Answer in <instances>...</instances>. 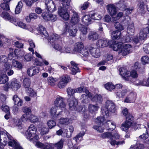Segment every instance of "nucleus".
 <instances>
[{
    "mask_svg": "<svg viewBox=\"0 0 149 149\" xmlns=\"http://www.w3.org/2000/svg\"><path fill=\"white\" fill-rule=\"evenodd\" d=\"M0 15L6 20H8L12 23L15 24L17 20L15 17L10 16L7 12L0 9Z\"/></svg>",
    "mask_w": 149,
    "mask_h": 149,
    "instance_id": "nucleus-10",
    "label": "nucleus"
},
{
    "mask_svg": "<svg viewBox=\"0 0 149 149\" xmlns=\"http://www.w3.org/2000/svg\"><path fill=\"white\" fill-rule=\"evenodd\" d=\"M67 102L70 110L76 111L77 110V100L73 97L68 99Z\"/></svg>",
    "mask_w": 149,
    "mask_h": 149,
    "instance_id": "nucleus-12",
    "label": "nucleus"
},
{
    "mask_svg": "<svg viewBox=\"0 0 149 149\" xmlns=\"http://www.w3.org/2000/svg\"><path fill=\"white\" fill-rule=\"evenodd\" d=\"M50 13H43L42 15V16L46 21L51 20L54 22L57 19L56 16L55 15L50 14Z\"/></svg>",
    "mask_w": 149,
    "mask_h": 149,
    "instance_id": "nucleus-16",
    "label": "nucleus"
},
{
    "mask_svg": "<svg viewBox=\"0 0 149 149\" xmlns=\"http://www.w3.org/2000/svg\"><path fill=\"white\" fill-rule=\"evenodd\" d=\"M29 45L31 47H29V50L32 52V54H35L36 56L39 58H42V57L36 51L34 52V50L33 49V48L35 47V43L33 42V40H28Z\"/></svg>",
    "mask_w": 149,
    "mask_h": 149,
    "instance_id": "nucleus-24",
    "label": "nucleus"
},
{
    "mask_svg": "<svg viewBox=\"0 0 149 149\" xmlns=\"http://www.w3.org/2000/svg\"><path fill=\"white\" fill-rule=\"evenodd\" d=\"M115 105L112 101L108 100L105 104V107H102L101 111L103 116H108L109 112L114 113L116 111Z\"/></svg>",
    "mask_w": 149,
    "mask_h": 149,
    "instance_id": "nucleus-3",
    "label": "nucleus"
},
{
    "mask_svg": "<svg viewBox=\"0 0 149 149\" xmlns=\"http://www.w3.org/2000/svg\"><path fill=\"white\" fill-rule=\"evenodd\" d=\"M31 81L30 79L28 78H26L24 79L23 84L24 87L27 88H29L30 86Z\"/></svg>",
    "mask_w": 149,
    "mask_h": 149,
    "instance_id": "nucleus-46",
    "label": "nucleus"
},
{
    "mask_svg": "<svg viewBox=\"0 0 149 149\" xmlns=\"http://www.w3.org/2000/svg\"><path fill=\"white\" fill-rule=\"evenodd\" d=\"M12 64L13 66L19 69H21L22 67V63L15 59H13L12 62Z\"/></svg>",
    "mask_w": 149,
    "mask_h": 149,
    "instance_id": "nucleus-48",
    "label": "nucleus"
},
{
    "mask_svg": "<svg viewBox=\"0 0 149 149\" xmlns=\"http://www.w3.org/2000/svg\"><path fill=\"white\" fill-rule=\"evenodd\" d=\"M45 4L46 5V12L51 13L56 10V4L52 0H46Z\"/></svg>",
    "mask_w": 149,
    "mask_h": 149,
    "instance_id": "nucleus-9",
    "label": "nucleus"
},
{
    "mask_svg": "<svg viewBox=\"0 0 149 149\" xmlns=\"http://www.w3.org/2000/svg\"><path fill=\"white\" fill-rule=\"evenodd\" d=\"M149 33V19L148 20V24L146 26L142 29L140 33L139 38L141 40H145Z\"/></svg>",
    "mask_w": 149,
    "mask_h": 149,
    "instance_id": "nucleus-14",
    "label": "nucleus"
},
{
    "mask_svg": "<svg viewBox=\"0 0 149 149\" xmlns=\"http://www.w3.org/2000/svg\"><path fill=\"white\" fill-rule=\"evenodd\" d=\"M91 98L93 102L99 103H101L103 100L102 97L100 94H96Z\"/></svg>",
    "mask_w": 149,
    "mask_h": 149,
    "instance_id": "nucleus-36",
    "label": "nucleus"
},
{
    "mask_svg": "<svg viewBox=\"0 0 149 149\" xmlns=\"http://www.w3.org/2000/svg\"><path fill=\"white\" fill-rule=\"evenodd\" d=\"M110 40L106 38H104L103 39H100L97 41L96 45L97 46L100 47H104L108 46L109 44Z\"/></svg>",
    "mask_w": 149,
    "mask_h": 149,
    "instance_id": "nucleus-23",
    "label": "nucleus"
},
{
    "mask_svg": "<svg viewBox=\"0 0 149 149\" xmlns=\"http://www.w3.org/2000/svg\"><path fill=\"white\" fill-rule=\"evenodd\" d=\"M85 93L86 94H82L81 96V99L82 100V102L86 103L87 101L88 97L90 98H92V94L89 92L88 90H86L85 91Z\"/></svg>",
    "mask_w": 149,
    "mask_h": 149,
    "instance_id": "nucleus-30",
    "label": "nucleus"
},
{
    "mask_svg": "<svg viewBox=\"0 0 149 149\" xmlns=\"http://www.w3.org/2000/svg\"><path fill=\"white\" fill-rule=\"evenodd\" d=\"M60 6L58 9V13L60 16L65 20L69 19L70 16L68 13L67 8L64 6Z\"/></svg>",
    "mask_w": 149,
    "mask_h": 149,
    "instance_id": "nucleus-7",
    "label": "nucleus"
},
{
    "mask_svg": "<svg viewBox=\"0 0 149 149\" xmlns=\"http://www.w3.org/2000/svg\"><path fill=\"white\" fill-rule=\"evenodd\" d=\"M138 11L139 13H143L144 12L145 8L144 7L145 5L144 2L142 1H141L139 3L138 5Z\"/></svg>",
    "mask_w": 149,
    "mask_h": 149,
    "instance_id": "nucleus-44",
    "label": "nucleus"
},
{
    "mask_svg": "<svg viewBox=\"0 0 149 149\" xmlns=\"http://www.w3.org/2000/svg\"><path fill=\"white\" fill-rule=\"evenodd\" d=\"M79 30L81 32V38L82 36H83L82 37V39H83L85 38V35H86L87 33V28L86 27H85L84 25L81 24H79Z\"/></svg>",
    "mask_w": 149,
    "mask_h": 149,
    "instance_id": "nucleus-34",
    "label": "nucleus"
},
{
    "mask_svg": "<svg viewBox=\"0 0 149 149\" xmlns=\"http://www.w3.org/2000/svg\"><path fill=\"white\" fill-rule=\"evenodd\" d=\"M47 81L49 84L52 86H54L57 81V79L52 77H49L47 78Z\"/></svg>",
    "mask_w": 149,
    "mask_h": 149,
    "instance_id": "nucleus-45",
    "label": "nucleus"
},
{
    "mask_svg": "<svg viewBox=\"0 0 149 149\" xmlns=\"http://www.w3.org/2000/svg\"><path fill=\"white\" fill-rule=\"evenodd\" d=\"M53 47L56 50L60 52L61 53L63 52L62 51V46L61 45L56 43V42L54 43L52 45Z\"/></svg>",
    "mask_w": 149,
    "mask_h": 149,
    "instance_id": "nucleus-50",
    "label": "nucleus"
},
{
    "mask_svg": "<svg viewBox=\"0 0 149 149\" xmlns=\"http://www.w3.org/2000/svg\"><path fill=\"white\" fill-rule=\"evenodd\" d=\"M49 130L48 128L43 127L41 130L40 134L42 135H43L49 132Z\"/></svg>",
    "mask_w": 149,
    "mask_h": 149,
    "instance_id": "nucleus-63",
    "label": "nucleus"
},
{
    "mask_svg": "<svg viewBox=\"0 0 149 149\" xmlns=\"http://www.w3.org/2000/svg\"><path fill=\"white\" fill-rule=\"evenodd\" d=\"M105 88L107 90L111 91L115 88V86L111 82H108L104 85Z\"/></svg>",
    "mask_w": 149,
    "mask_h": 149,
    "instance_id": "nucleus-52",
    "label": "nucleus"
},
{
    "mask_svg": "<svg viewBox=\"0 0 149 149\" xmlns=\"http://www.w3.org/2000/svg\"><path fill=\"white\" fill-rule=\"evenodd\" d=\"M137 97L136 94L134 92L131 93L126 97L125 102L127 103H133L135 102Z\"/></svg>",
    "mask_w": 149,
    "mask_h": 149,
    "instance_id": "nucleus-19",
    "label": "nucleus"
},
{
    "mask_svg": "<svg viewBox=\"0 0 149 149\" xmlns=\"http://www.w3.org/2000/svg\"><path fill=\"white\" fill-rule=\"evenodd\" d=\"M9 79V78L6 74L1 72L0 70V84H3L7 82Z\"/></svg>",
    "mask_w": 149,
    "mask_h": 149,
    "instance_id": "nucleus-31",
    "label": "nucleus"
},
{
    "mask_svg": "<svg viewBox=\"0 0 149 149\" xmlns=\"http://www.w3.org/2000/svg\"><path fill=\"white\" fill-rule=\"evenodd\" d=\"M22 52L18 49H15L14 51V54L16 56L15 59L17 58L18 57H20L23 55L22 54Z\"/></svg>",
    "mask_w": 149,
    "mask_h": 149,
    "instance_id": "nucleus-62",
    "label": "nucleus"
},
{
    "mask_svg": "<svg viewBox=\"0 0 149 149\" xmlns=\"http://www.w3.org/2000/svg\"><path fill=\"white\" fill-rule=\"evenodd\" d=\"M27 91L28 95L31 97H32L36 96V92L31 88H28Z\"/></svg>",
    "mask_w": 149,
    "mask_h": 149,
    "instance_id": "nucleus-59",
    "label": "nucleus"
},
{
    "mask_svg": "<svg viewBox=\"0 0 149 149\" xmlns=\"http://www.w3.org/2000/svg\"><path fill=\"white\" fill-rule=\"evenodd\" d=\"M108 13L111 16H113L117 13V10L116 7L113 4H109L107 6Z\"/></svg>",
    "mask_w": 149,
    "mask_h": 149,
    "instance_id": "nucleus-26",
    "label": "nucleus"
},
{
    "mask_svg": "<svg viewBox=\"0 0 149 149\" xmlns=\"http://www.w3.org/2000/svg\"><path fill=\"white\" fill-rule=\"evenodd\" d=\"M90 15L91 19L94 20H100L102 18L101 15L97 13H93Z\"/></svg>",
    "mask_w": 149,
    "mask_h": 149,
    "instance_id": "nucleus-41",
    "label": "nucleus"
},
{
    "mask_svg": "<svg viewBox=\"0 0 149 149\" xmlns=\"http://www.w3.org/2000/svg\"><path fill=\"white\" fill-rule=\"evenodd\" d=\"M119 71L122 77L125 80H129L130 78V72L124 68H121L120 69Z\"/></svg>",
    "mask_w": 149,
    "mask_h": 149,
    "instance_id": "nucleus-20",
    "label": "nucleus"
},
{
    "mask_svg": "<svg viewBox=\"0 0 149 149\" xmlns=\"http://www.w3.org/2000/svg\"><path fill=\"white\" fill-rule=\"evenodd\" d=\"M11 65L9 63H5L0 68L1 71L3 73H7L9 76L12 75L14 73L13 71L10 69Z\"/></svg>",
    "mask_w": 149,
    "mask_h": 149,
    "instance_id": "nucleus-11",
    "label": "nucleus"
},
{
    "mask_svg": "<svg viewBox=\"0 0 149 149\" xmlns=\"http://www.w3.org/2000/svg\"><path fill=\"white\" fill-rule=\"evenodd\" d=\"M73 13L70 22L72 24L75 25L79 22L80 20L79 17L77 12L75 11H73Z\"/></svg>",
    "mask_w": 149,
    "mask_h": 149,
    "instance_id": "nucleus-25",
    "label": "nucleus"
},
{
    "mask_svg": "<svg viewBox=\"0 0 149 149\" xmlns=\"http://www.w3.org/2000/svg\"><path fill=\"white\" fill-rule=\"evenodd\" d=\"M71 66L70 68L71 74H75L77 73L80 72L79 68L77 66V65L74 62L72 61L70 62Z\"/></svg>",
    "mask_w": 149,
    "mask_h": 149,
    "instance_id": "nucleus-28",
    "label": "nucleus"
},
{
    "mask_svg": "<svg viewBox=\"0 0 149 149\" xmlns=\"http://www.w3.org/2000/svg\"><path fill=\"white\" fill-rule=\"evenodd\" d=\"M136 85H142L146 86H149V77L147 81H143V82H139V80H137L136 82L135 83Z\"/></svg>",
    "mask_w": 149,
    "mask_h": 149,
    "instance_id": "nucleus-51",
    "label": "nucleus"
},
{
    "mask_svg": "<svg viewBox=\"0 0 149 149\" xmlns=\"http://www.w3.org/2000/svg\"><path fill=\"white\" fill-rule=\"evenodd\" d=\"M36 145L41 149H53L54 146L53 144L47 143H43L40 141L37 142Z\"/></svg>",
    "mask_w": 149,
    "mask_h": 149,
    "instance_id": "nucleus-17",
    "label": "nucleus"
},
{
    "mask_svg": "<svg viewBox=\"0 0 149 149\" xmlns=\"http://www.w3.org/2000/svg\"><path fill=\"white\" fill-rule=\"evenodd\" d=\"M90 15H85L82 18V23L86 25H88L92 22Z\"/></svg>",
    "mask_w": 149,
    "mask_h": 149,
    "instance_id": "nucleus-29",
    "label": "nucleus"
},
{
    "mask_svg": "<svg viewBox=\"0 0 149 149\" xmlns=\"http://www.w3.org/2000/svg\"><path fill=\"white\" fill-rule=\"evenodd\" d=\"M9 3L5 2L2 3L1 5V7L3 9V11L9 10H10Z\"/></svg>",
    "mask_w": 149,
    "mask_h": 149,
    "instance_id": "nucleus-56",
    "label": "nucleus"
},
{
    "mask_svg": "<svg viewBox=\"0 0 149 149\" xmlns=\"http://www.w3.org/2000/svg\"><path fill=\"white\" fill-rule=\"evenodd\" d=\"M39 70V68L37 67H31L27 70V74L29 76L32 77L38 73Z\"/></svg>",
    "mask_w": 149,
    "mask_h": 149,
    "instance_id": "nucleus-22",
    "label": "nucleus"
},
{
    "mask_svg": "<svg viewBox=\"0 0 149 149\" xmlns=\"http://www.w3.org/2000/svg\"><path fill=\"white\" fill-rule=\"evenodd\" d=\"M73 51L81 53L84 56H87L89 55L88 49L84 47V45L81 42L76 43L74 46Z\"/></svg>",
    "mask_w": 149,
    "mask_h": 149,
    "instance_id": "nucleus-4",
    "label": "nucleus"
},
{
    "mask_svg": "<svg viewBox=\"0 0 149 149\" xmlns=\"http://www.w3.org/2000/svg\"><path fill=\"white\" fill-rule=\"evenodd\" d=\"M57 109H58L57 107L54 106V107L52 108L51 109V115L54 118H57L59 116L61 115L62 114V111H61L59 113H56Z\"/></svg>",
    "mask_w": 149,
    "mask_h": 149,
    "instance_id": "nucleus-32",
    "label": "nucleus"
},
{
    "mask_svg": "<svg viewBox=\"0 0 149 149\" xmlns=\"http://www.w3.org/2000/svg\"><path fill=\"white\" fill-rule=\"evenodd\" d=\"M101 137L103 139L107 138L111 140L110 143L112 146H114L115 144L117 145H121L124 144L125 141H124L117 142L115 139H118L120 137L119 135L118 132L115 131L113 134L110 132H106L102 134Z\"/></svg>",
    "mask_w": 149,
    "mask_h": 149,
    "instance_id": "nucleus-1",
    "label": "nucleus"
},
{
    "mask_svg": "<svg viewBox=\"0 0 149 149\" xmlns=\"http://www.w3.org/2000/svg\"><path fill=\"white\" fill-rule=\"evenodd\" d=\"M98 37V35L96 32L91 31L89 33L88 38L89 40H94L97 39Z\"/></svg>",
    "mask_w": 149,
    "mask_h": 149,
    "instance_id": "nucleus-40",
    "label": "nucleus"
},
{
    "mask_svg": "<svg viewBox=\"0 0 149 149\" xmlns=\"http://www.w3.org/2000/svg\"><path fill=\"white\" fill-rule=\"evenodd\" d=\"M115 28L120 31H122L124 29V26L119 22H116L115 24Z\"/></svg>",
    "mask_w": 149,
    "mask_h": 149,
    "instance_id": "nucleus-60",
    "label": "nucleus"
},
{
    "mask_svg": "<svg viewBox=\"0 0 149 149\" xmlns=\"http://www.w3.org/2000/svg\"><path fill=\"white\" fill-rule=\"evenodd\" d=\"M13 100L15 105L18 106H21L22 104V100L18 97L17 95H15L13 98Z\"/></svg>",
    "mask_w": 149,
    "mask_h": 149,
    "instance_id": "nucleus-39",
    "label": "nucleus"
},
{
    "mask_svg": "<svg viewBox=\"0 0 149 149\" xmlns=\"http://www.w3.org/2000/svg\"><path fill=\"white\" fill-rule=\"evenodd\" d=\"M30 121L33 123H35L39 121L38 118L36 116L33 115H30V117L29 119Z\"/></svg>",
    "mask_w": 149,
    "mask_h": 149,
    "instance_id": "nucleus-61",
    "label": "nucleus"
},
{
    "mask_svg": "<svg viewBox=\"0 0 149 149\" xmlns=\"http://www.w3.org/2000/svg\"><path fill=\"white\" fill-rule=\"evenodd\" d=\"M64 141V139H61L59 141L55 144V147L57 149H62L63 147Z\"/></svg>",
    "mask_w": 149,
    "mask_h": 149,
    "instance_id": "nucleus-49",
    "label": "nucleus"
},
{
    "mask_svg": "<svg viewBox=\"0 0 149 149\" xmlns=\"http://www.w3.org/2000/svg\"><path fill=\"white\" fill-rule=\"evenodd\" d=\"M88 108L90 112L91 113H94L98 110L99 107L97 104L93 105L90 104L89 105Z\"/></svg>",
    "mask_w": 149,
    "mask_h": 149,
    "instance_id": "nucleus-38",
    "label": "nucleus"
},
{
    "mask_svg": "<svg viewBox=\"0 0 149 149\" xmlns=\"http://www.w3.org/2000/svg\"><path fill=\"white\" fill-rule=\"evenodd\" d=\"M20 87V82L16 79L14 78L11 80L9 84H6L4 86V90L7 91L9 88H10L13 91H17Z\"/></svg>",
    "mask_w": 149,
    "mask_h": 149,
    "instance_id": "nucleus-5",
    "label": "nucleus"
},
{
    "mask_svg": "<svg viewBox=\"0 0 149 149\" xmlns=\"http://www.w3.org/2000/svg\"><path fill=\"white\" fill-rule=\"evenodd\" d=\"M121 32L118 30L114 31L112 32L111 36L113 40H117L120 38Z\"/></svg>",
    "mask_w": 149,
    "mask_h": 149,
    "instance_id": "nucleus-33",
    "label": "nucleus"
},
{
    "mask_svg": "<svg viewBox=\"0 0 149 149\" xmlns=\"http://www.w3.org/2000/svg\"><path fill=\"white\" fill-rule=\"evenodd\" d=\"M60 79L66 84L70 81L71 79L70 76L67 75H64L60 77Z\"/></svg>",
    "mask_w": 149,
    "mask_h": 149,
    "instance_id": "nucleus-47",
    "label": "nucleus"
},
{
    "mask_svg": "<svg viewBox=\"0 0 149 149\" xmlns=\"http://www.w3.org/2000/svg\"><path fill=\"white\" fill-rule=\"evenodd\" d=\"M77 29L75 28H73L72 26H68L66 24V26L63 33V35H65L68 33L69 35L72 36L74 37L76 36L77 31Z\"/></svg>",
    "mask_w": 149,
    "mask_h": 149,
    "instance_id": "nucleus-13",
    "label": "nucleus"
},
{
    "mask_svg": "<svg viewBox=\"0 0 149 149\" xmlns=\"http://www.w3.org/2000/svg\"><path fill=\"white\" fill-rule=\"evenodd\" d=\"M59 122L62 124L68 125L70 123L69 119L68 118H61L59 120Z\"/></svg>",
    "mask_w": 149,
    "mask_h": 149,
    "instance_id": "nucleus-57",
    "label": "nucleus"
},
{
    "mask_svg": "<svg viewBox=\"0 0 149 149\" xmlns=\"http://www.w3.org/2000/svg\"><path fill=\"white\" fill-rule=\"evenodd\" d=\"M54 104L57 109H60L61 110L65 108L66 106L64 98L59 95L56 96Z\"/></svg>",
    "mask_w": 149,
    "mask_h": 149,
    "instance_id": "nucleus-6",
    "label": "nucleus"
},
{
    "mask_svg": "<svg viewBox=\"0 0 149 149\" xmlns=\"http://www.w3.org/2000/svg\"><path fill=\"white\" fill-rule=\"evenodd\" d=\"M130 118H129L128 117H127L126 121L122 124L121 128V130L126 132L127 131L128 129L130 127L133 123V117L130 116Z\"/></svg>",
    "mask_w": 149,
    "mask_h": 149,
    "instance_id": "nucleus-8",
    "label": "nucleus"
},
{
    "mask_svg": "<svg viewBox=\"0 0 149 149\" xmlns=\"http://www.w3.org/2000/svg\"><path fill=\"white\" fill-rule=\"evenodd\" d=\"M9 146L14 148V149H23L19 143L15 142L14 141H11L9 142Z\"/></svg>",
    "mask_w": 149,
    "mask_h": 149,
    "instance_id": "nucleus-37",
    "label": "nucleus"
},
{
    "mask_svg": "<svg viewBox=\"0 0 149 149\" xmlns=\"http://www.w3.org/2000/svg\"><path fill=\"white\" fill-rule=\"evenodd\" d=\"M144 146L143 144L137 143L134 146H132L130 149H144Z\"/></svg>",
    "mask_w": 149,
    "mask_h": 149,
    "instance_id": "nucleus-54",
    "label": "nucleus"
},
{
    "mask_svg": "<svg viewBox=\"0 0 149 149\" xmlns=\"http://www.w3.org/2000/svg\"><path fill=\"white\" fill-rule=\"evenodd\" d=\"M141 60L143 64L149 63V58L148 56H143L141 58Z\"/></svg>",
    "mask_w": 149,
    "mask_h": 149,
    "instance_id": "nucleus-64",
    "label": "nucleus"
},
{
    "mask_svg": "<svg viewBox=\"0 0 149 149\" xmlns=\"http://www.w3.org/2000/svg\"><path fill=\"white\" fill-rule=\"evenodd\" d=\"M5 134V133H4V134H3V136L2 137H3V144L4 145H6V144L7 143V140H6V137H7L8 139H9L10 140L8 142V145L9 146V142H10V141H14L15 142H17V141H15V140H14L13 139H12V137L11 135H10L7 132H6V133Z\"/></svg>",
    "mask_w": 149,
    "mask_h": 149,
    "instance_id": "nucleus-35",
    "label": "nucleus"
},
{
    "mask_svg": "<svg viewBox=\"0 0 149 149\" xmlns=\"http://www.w3.org/2000/svg\"><path fill=\"white\" fill-rule=\"evenodd\" d=\"M134 24H131L129 25L127 29V32L130 35L132 36L134 34Z\"/></svg>",
    "mask_w": 149,
    "mask_h": 149,
    "instance_id": "nucleus-43",
    "label": "nucleus"
},
{
    "mask_svg": "<svg viewBox=\"0 0 149 149\" xmlns=\"http://www.w3.org/2000/svg\"><path fill=\"white\" fill-rule=\"evenodd\" d=\"M90 5V3L88 1L84 3L80 6V10L81 11L83 10H86Z\"/></svg>",
    "mask_w": 149,
    "mask_h": 149,
    "instance_id": "nucleus-53",
    "label": "nucleus"
},
{
    "mask_svg": "<svg viewBox=\"0 0 149 149\" xmlns=\"http://www.w3.org/2000/svg\"><path fill=\"white\" fill-rule=\"evenodd\" d=\"M38 30L42 36L44 38H46L49 36L48 33L46 31L45 28L41 25H39V27L38 28Z\"/></svg>",
    "mask_w": 149,
    "mask_h": 149,
    "instance_id": "nucleus-27",
    "label": "nucleus"
},
{
    "mask_svg": "<svg viewBox=\"0 0 149 149\" xmlns=\"http://www.w3.org/2000/svg\"><path fill=\"white\" fill-rule=\"evenodd\" d=\"M22 110L24 113V114H25L28 116L31 115V110L29 107H24L22 108Z\"/></svg>",
    "mask_w": 149,
    "mask_h": 149,
    "instance_id": "nucleus-55",
    "label": "nucleus"
},
{
    "mask_svg": "<svg viewBox=\"0 0 149 149\" xmlns=\"http://www.w3.org/2000/svg\"><path fill=\"white\" fill-rule=\"evenodd\" d=\"M89 51L92 56L95 58H98L100 55V50L98 48L91 47Z\"/></svg>",
    "mask_w": 149,
    "mask_h": 149,
    "instance_id": "nucleus-21",
    "label": "nucleus"
},
{
    "mask_svg": "<svg viewBox=\"0 0 149 149\" xmlns=\"http://www.w3.org/2000/svg\"><path fill=\"white\" fill-rule=\"evenodd\" d=\"M47 124V125L50 129L52 128L56 125V123L55 121L53 120H50L48 121Z\"/></svg>",
    "mask_w": 149,
    "mask_h": 149,
    "instance_id": "nucleus-58",
    "label": "nucleus"
},
{
    "mask_svg": "<svg viewBox=\"0 0 149 149\" xmlns=\"http://www.w3.org/2000/svg\"><path fill=\"white\" fill-rule=\"evenodd\" d=\"M132 46L130 45L127 44L123 45L121 48V53L123 56H125L131 52Z\"/></svg>",
    "mask_w": 149,
    "mask_h": 149,
    "instance_id": "nucleus-18",
    "label": "nucleus"
},
{
    "mask_svg": "<svg viewBox=\"0 0 149 149\" xmlns=\"http://www.w3.org/2000/svg\"><path fill=\"white\" fill-rule=\"evenodd\" d=\"M105 119L103 116L98 117L95 120V122L99 123L102 126L104 124L106 128L108 130L112 131L116 128L115 123L110 120H108L105 123Z\"/></svg>",
    "mask_w": 149,
    "mask_h": 149,
    "instance_id": "nucleus-2",
    "label": "nucleus"
},
{
    "mask_svg": "<svg viewBox=\"0 0 149 149\" xmlns=\"http://www.w3.org/2000/svg\"><path fill=\"white\" fill-rule=\"evenodd\" d=\"M37 129L33 124L31 125L29 127L25 133V136L27 139H30L33 135L36 134Z\"/></svg>",
    "mask_w": 149,
    "mask_h": 149,
    "instance_id": "nucleus-15",
    "label": "nucleus"
},
{
    "mask_svg": "<svg viewBox=\"0 0 149 149\" xmlns=\"http://www.w3.org/2000/svg\"><path fill=\"white\" fill-rule=\"evenodd\" d=\"M127 92L128 90L126 89H124L122 91H118L116 93L117 97L119 98H122L127 93Z\"/></svg>",
    "mask_w": 149,
    "mask_h": 149,
    "instance_id": "nucleus-42",
    "label": "nucleus"
}]
</instances>
